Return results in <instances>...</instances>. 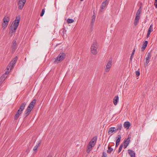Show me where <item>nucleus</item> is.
Instances as JSON below:
<instances>
[{
	"label": "nucleus",
	"mask_w": 157,
	"mask_h": 157,
	"mask_svg": "<svg viewBox=\"0 0 157 157\" xmlns=\"http://www.w3.org/2000/svg\"><path fill=\"white\" fill-rule=\"evenodd\" d=\"M25 60H26V58H25Z\"/></svg>",
	"instance_id": "nucleus-49"
},
{
	"label": "nucleus",
	"mask_w": 157,
	"mask_h": 157,
	"mask_svg": "<svg viewBox=\"0 0 157 157\" xmlns=\"http://www.w3.org/2000/svg\"><path fill=\"white\" fill-rule=\"evenodd\" d=\"M16 31H13V30H10V31L9 32L10 35L11 36H13L14 35V33Z\"/></svg>",
	"instance_id": "nucleus-28"
},
{
	"label": "nucleus",
	"mask_w": 157,
	"mask_h": 157,
	"mask_svg": "<svg viewBox=\"0 0 157 157\" xmlns=\"http://www.w3.org/2000/svg\"><path fill=\"white\" fill-rule=\"evenodd\" d=\"M136 74L137 76H139L140 75V72L139 71H136Z\"/></svg>",
	"instance_id": "nucleus-36"
},
{
	"label": "nucleus",
	"mask_w": 157,
	"mask_h": 157,
	"mask_svg": "<svg viewBox=\"0 0 157 157\" xmlns=\"http://www.w3.org/2000/svg\"><path fill=\"white\" fill-rule=\"evenodd\" d=\"M17 1L23 2H26V0H17Z\"/></svg>",
	"instance_id": "nucleus-40"
},
{
	"label": "nucleus",
	"mask_w": 157,
	"mask_h": 157,
	"mask_svg": "<svg viewBox=\"0 0 157 157\" xmlns=\"http://www.w3.org/2000/svg\"><path fill=\"white\" fill-rule=\"evenodd\" d=\"M115 129V127H111L109 128V130L108 132V134L109 135L111 134L114 131H115V130L114 129Z\"/></svg>",
	"instance_id": "nucleus-23"
},
{
	"label": "nucleus",
	"mask_w": 157,
	"mask_h": 157,
	"mask_svg": "<svg viewBox=\"0 0 157 157\" xmlns=\"http://www.w3.org/2000/svg\"><path fill=\"white\" fill-rule=\"evenodd\" d=\"M26 104V103L25 102L23 103L20 106L19 109L22 112L25 109Z\"/></svg>",
	"instance_id": "nucleus-18"
},
{
	"label": "nucleus",
	"mask_w": 157,
	"mask_h": 157,
	"mask_svg": "<svg viewBox=\"0 0 157 157\" xmlns=\"http://www.w3.org/2000/svg\"><path fill=\"white\" fill-rule=\"evenodd\" d=\"M97 140V137L94 136L89 142L86 148V152L87 153H89L92 149V148L94 147L96 143Z\"/></svg>",
	"instance_id": "nucleus-2"
},
{
	"label": "nucleus",
	"mask_w": 157,
	"mask_h": 157,
	"mask_svg": "<svg viewBox=\"0 0 157 157\" xmlns=\"http://www.w3.org/2000/svg\"><path fill=\"white\" fill-rule=\"evenodd\" d=\"M10 21V18L8 17L5 16L3 18V22L2 24V25L4 29L7 27Z\"/></svg>",
	"instance_id": "nucleus-6"
},
{
	"label": "nucleus",
	"mask_w": 157,
	"mask_h": 157,
	"mask_svg": "<svg viewBox=\"0 0 157 157\" xmlns=\"http://www.w3.org/2000/svg\"><path fill=\"white\" fill-rule=\"evenodd\" d=\"M121 135H117V137H116V142H117L118 143H120L121 139Z\"/></svg>",
	"instance_id": "nucleus-27"
},
{
	"label": "nucleus",
	"mask_w": 157,
	"mask_h": 157,
	"mask_svg": "<svg viewBox=\"0 0 157 157\" xmlns=\"http://www.w3.org/2000/svg\"><path fill=\"white\" fill-rule=\"evenodd\" d=\"M133 55H134L133 53H132V54H131L130 58V60L131 61H132V57H133Z\"/></svg>",
	"instance_id": "nucleus-37"
},
{
	"label": "nucleus",
	"mask_w": 157,
	"mask_h": 157,
	"mask_svg": "<svg viewBox=\"0 0 157 157\" xmlns=\"http://www.w3.org/2000/svg\"><path fill=\"white\" fill-rule=\"evenodd\" d=\"M9 73V72H8L7 71H6V72H5V74H8V73Z\"/></svg>",
	"instance_id": "nucleus-45"
},
{
	"label": "nucleus",
	"mask_w": 157,
	"mask_h": 157,
	"mask_svg": "<svg viewBox=\"0 0 157 157\" xmlns=\"http://www.w3.org/2000/svg\"><path fill=\"white\" fill-rule=\"evenodd\" d=\"M67 21L68 23H71L74 21V20L69 18L68 19Z\"/></svg>",
	"instance_id": "nucleus-31"
},
{
	"label": "nucleus",
	"mask_w": 157,
	"mask_h": 157,
	"mask_svg": "<svg viewBox=\"0 0 157 157\" xmlns=\"http://www.w3.org/2000/svg\"><path fill=\"white\" fill-rule=\"evenodd\" d=\"M154 5L155 8H157V2H156V3L155 2Z\"/></svg>",
	"instance_id": "nucleus-41"
},
{
	"label": "nucleus",
	"mask_w": 157,
	"mask_h": 157,
	"mask_svg": "<svg viewBox=\"0 0 157 157\" xmlns=\"http://www.w3.org/2000/svg\"><path fill=\"white\" fill-rule=\"evenodd\" d=\"M140 19V17H135L134 23L135 26H136L137 25L139 22Z\"/></svg>",
	"instance_id": "nucleus-22"
},
{
	"label": "nucleus",
	"mask_w": 157,
	"mask_h": 157,
	"mask_svg": "<svg viewBox=\"0 0 157 157\" xmlns=\"http://www.w3.org/2000/svg\"><path fill=\"white\" fill-rule=\"evenodd\" d=\"M95 18V16L94 15H93L91 17V22L92 23H94V22Z\"/></svg>",
	"instance_id": "nucleus-30"
},
{
	"label": "nucleus",
	"mask_w": 157,
	"mask_h": 157,
	"mask_svg": "<svg viewBox=\"0 0 157 157\" xmlns=\"http://www.w3.org/2000/svg\"><path fill=\"white\" fill-rule=\"evenodd\" d=\"M119 143H118L117 142H116V147H118V145H119Z\"/></svg>",
	"instance_id": "nucleus-39"
},
{
	"label": "nucleus",
	"mask_w": 157,
	"mask_h": 157,
	"mask_svg": "<svg viewBox=\"0 0 157 157\" xmlns=\"http://www.w3.org/2000/svg\"><path fill=\"white\" fill-rule=\"evenodd\" d=\"M17 56L15 57L10 62L8 66L7 67V69L9 70V68H8V67L10 68V69L11 70L13 67L14 66L17 60Z\"/></svg>",
	"instance_id": "nucleus-8"
},
{
	"label": "nucleus",
	"mask_w": 157,
	"mask_h": 157,
	"mask_svg": "<svg viewBox=\"0 0 157 157\" xmlns=\"http://www.w3.org/2000/svg\"><path fill=\"white\" fill-rule=\"evenodd\" d=\"M147 44L148 41L147 40H145V42L143 44L142 47V51H144L145 50L146 47H147Z\"/></svg>",
	"instance_id": "nucleus-19"
},
{
	"label": "nucleus",
	"mask_w": 157,
	"mask_h": 157,
	"mask_svg": "<svg viewBox=\"0 0 157 157\" xmlns=\"http://www.w3.org/2000/svg\"><path fill=\"white\" fill-rule=\"evenodd\" d=\"M25 60H26V58H25Z\"/></svg>",
	"instance_id": "nucleus-50"
},
{
	"label": "nucleus",
	"mask_w": 157,
	"mask_h": 157,
	"mask_svg": "<svg viewBox=\"0 0 157 157\" xmlns=\"http://www.w3.org/2000/svg\"><path fill=\"white\" fill-rule=\"evenodd\" d=\"M135 48H134V49L133 50V52H132V53H133V54H134V52H135Z\"/></svg>",
	"instance_id": "nucleus-44"
},
{
	"label": "nucleus",
	"mask_w": 157,
	"mask_h": 157,
	"mask_svg": "<svg viewBox=\"0 0 157 157\" xmlns=\"http://www.w3.org/2000/svg\"><path fill=\"white\" fill-rule=\"evenodd\" d=\"M61 31H62L64 33V32H66V31L64 29H62Z\"/></svg>",
	"instance_id": "nucleus-42"
},
{
	"label": "nucleus",
	"mask_w": 157,
	"mask_h": 157,
	"mask_svg": "<svg viewBox=\"0 0 157 157\" xmlns=\"http://www.w3.org/2000/svg\"><path fill=\"white\" fill-rule=\"evenodd\" d=\"M98 46L96 40L94 39L91 47V52L93 54L96 55L97 54Z\"/></svg>",
	"instance_id": "nucleus-4"
},
{
	"label": "nucleus",
	"mask_w": 157,
	"mask_h": 157,
	"mask_svg": "<svg viewBox=\"0 0 157 157\" xmlns=\"http://www.w3.org/2000/svg\"><path fill=\"white\" fill-rule=\"evenodd\" d=\"M122 128V124H118L116 127V129L115 130L116 131H117L119 130H121Z\"/></svg>",
	"instance_id": "nucleus-26"
},
{
	"label": "nucleus",
	"mask_w": 157,
	"mask_h": 157,
	"mask_svg": "<svg viewBox=\"0 0 157 157\" xmlns=\"http://www.w3.org/2000/svg\"><path fill=\"white\" fill-rule=\"evenodd\" d=\"M119 100V98L118 96H116L113 99V102L114 105H116Z\"/></svg>",
	"instance_id": "nucleus-20"
},
{
	"label": "nucleus",
	"mask_w": 157,
	"mask_h": 157,
	"mask_svg": "<svg viewBox=\"0 0 157 157\" xmlns=\"http://www.w3.org/2000/svg\"><path fill=\"white\" fill-rule=\"evenodd\" d=\"M12 52H14L17 48V43L16 40H13L12 45Z\"/></svg>",
	"instance_id": "nucleus-10"
},
{
	"label": "nucleus",
	"mask_w": 157,
	"mask_h": 157,
	"mask_svg": "<svg viewBox=\"0 0 157 157\" xmlns=\"http://www.w3.org/2000/svg\"><path fill=\"white\" fill-rule=\"evenodd\" d=\"M108 1L107 0L105 1L102 3L100 7V10L101 11L105 8L106 5L108 4Z\"/></svg>",
	"instance_id": "nucleus-13"
},
{
	"label": "nucleus",
	"mask_w": 157,
	"mask_h": 157,
	"mask_svg": "<svg viewBox=\"0 0 157 157\" xmlns=\"http://www.w3.org/2000/svg\"><path fill=\"white\" fill-rule=\"evenodd\" d=\"M102 157H107V155L105 152H103Z\"/></svg>",
	"instance_id": "nucleus-34"
},
{
	"label": "nucleus",
	"mask_w": 157,
	"mask_h": 157,
	"mask_svg": "<svg viewBox=\"0 0 157 157\" xmlns=\"http://www.w3.org/2000/svg\"><path fill=\"white\" fill-rule=\"evenodd\" d=\"M44 12H45V10H44V9H43L42 10V12H41V13H40V16L41 17H42L43 16V15H44Z\"/></svg>",
	"instance_id": "nucleus-33"
},
{
	"label": "nucleus",
	"mask_w": 157,
	"mask_h": 157,
	"mask_svg": "<svg viewBox=\"0 0 157 157\" xmlns=\"http://www.w3.org/2000/svg\"><path fill=\"white\" fill-rule=\"evenodd\" d=\"M123 146V144H121L120 146V147L119 149V150H118V153H120L121 151V150L122 149Z\"/></svg>",
	"instance_id": "nucleus-32"
},
{
	"label": "nucleus",
	"mask_w": 157,
	"mask_h": 157,
	"mask_svg": "<svg viewBox=\"0 0 157 157\" xmlns=\"http://www.w3.org/2000/svg\"><path fill=\"white\" fill-rule=\"evenodd\" d=\"M128 144H128V143L127 144H124V148L125 149L126 148Z\"/></svg>",
	"instance_id": "nucleus-38"
},
{
	"label": "nucleus",
	"mask_w": 157,
	"mask_h": 157,
	"mask_svg": "<svg viewBox=\"0 0 157 157\" xmlns=\"http://www.w3.org/2000/svg\"><path fill=\"white\" fill-rule=\"evenodd\" d=\"M131 137L130 136H128V138L125 139L124 141V144H129L130 141Z\"/></svg>",
	"instance_id": "nucleus-24"
},
{
	"label": "nucleus",
	"mask_w": 157,
	"mask_h": 157,
	"mask_svg": "<svg viewBox=\"0 0 157 157\" xmlns=\"http://www.w3.org/2000/svg\"><path fill=\"white\" fill-rule=\"evenodd\" d=\"M83 0H80L81 1H83Z\"/></svg>",
	"instance_id": "nucleus-48"
},
{
	"label": "nucleus",
	"mask_w": 157,
	"mask_h": 157,
	"mask_svg": "<svg viewBox=\"0 0 157 157\" xmlns=\"http://www.w3.org/2000/svg\"><path fill=\"white\" fill-rule=\"evenodd\" d=\"M151 57V55L150 52H147L146 55V56L145 57L144 60V64L145 66H146L148 64L149 62Z\"/></svg>",
	"instance_id": "nucleus-7"
},
{
	"label": "nucleus",
	"mask_w": 157,
	"mask_h": 157,
	"mask_svg": "<svg viewBox=\"0 0 157 157\" xmlns=\"http://www.w3.org/2000/svg\"><path fill=\"white\" fill-rule=\"evenodd\" d=\"M153 25L152 24H151L148 29L147 34V38H148L151 32H152L153 30Z\"/></svg>",
	"instance_id": "nucleus-12"
},
{
	"label": "nucleus",
	"mask_w": 157,
	"mask_h": 157,
	"mask_svg": "<svg viewBox=\"0 0 157 157\" xmlns=\"http://www.w3.org/2000/svg\"><path fill=\"white\" fill-rule=\"evenodd\" d=\"M48 157H51V156H48Z\"/></svg>",
	"instance_id": "nucleus-47"
},
{
	"label": "nucleus",
	"mask_w": 157,
	"mask_h": 157,
	"mask_svg": "<svg viewBox=\"0 0 157 157\" xmlns=\"http://www.w3.org/2000/svg\"><path fill=\"white\" fill-rule=\"evenodd\" d=\"M65 53L63 52L60 53L57 58L55 59L54 63H58L60 61H62L65 58Z\"/></svg>",
	"instance_id": "nucleus-5"
},
{
	"label": "nucleus",
	"mask_w": 157,
	"mask_h": 157,
	"mask_svg": "<svg viewBox=\"0 0 157 157\" xmlns=\"http://www.w3.org/2000/svg\"><path fill=\"white\" fill-rule=\"evenodd\" d=\"M41 141L40 140L39 142L36 145V146L34 147V148H33V150L34 151H36L38 147L40 146V144H41Z\"/></svg>",
	"instance_id": "nucleus-25"
},
{
	"label": "nucleus",
	"mask_w": 157,
	"mask_h": 157,
	"mask_svg": "<svg viewBox=\"0 0 157 157\" xmlns=\"http://www.w3.org/2000/svg\"><path fill=\"white\" fill-rule=\"evenodd\" d=\"M20 17L19 16L17 17L15 21L13 22L10 27V30L16 31L20 22Z\"/></svg>",
	"instance_id": "nucleus-3"
},
{
	"label": "nucleus",
	"mask_w": 157,
	"mask_h": 157,
	"mask_svg": "<svg viewBox=\"0 0 157 157\" xmlns=\"http://www.w3.org/2000/svg\"><path fill=\"white\" fill-rule=\"evenodd\" d=\"M130 126V123L129 122L126 121L124 124V127L127 129H128Z\"/></svg>",
	"instance_id": "nucleus-16"
},
{
	"label": "nucleus",
	"mask_w": 157,
	"mask_h": 157,
	"mask_svg": "<svg viewBox=\"0 0 157 157\" xmlns=\"http://www.w3.org/2000/svg\"><path fill=\"white\" fill-rule=\"evenodd\" d=\"M112 60H109L107 63L105 68V71L108 72L109 71L110 69L112 66Z\"/></svg>",
	"instance_id": "nucleus-9"
},
{
	"label": "nucleus",
	"mask_w": 157,
	"mask_h": 157,
	"mask_svg": "<svg viewBox=\"0 0 157 157\" xmlns=\"http://www.w3.org/2000/svg\"><path fill=\"white\" fill-rule=\"evenodd\" d=\"M142 10L141 7H140L136 13L135 17H140V15Z\"/></svg>",
	"instance_id": "nucleus-21"
},
{
	"label": "nucleus",
	"mask_w": 157,
	"mask_h": 157,
	"mask_svg": "<svg viewBox=\"0 0 157 157\" xmlns=\"http://www.w3.org/2000/svg\"><path fill=\"white\" fill-rule=\"evenodd\" d=\"M22 111H21L19 109L17 111L16 114L14 116V119L15 120H17L18 119V118L19 117L20 114L22 113Z\"/></svg>",
	"instance_id": "nucleus-14"
},
{
	"label": "nucleus",
	"mask_w": 157,
	"mask_h": 157,
	"mask_svg": "<svg viewBox=\"0 0 157 157\" xmlns=\"http://www.w3.org/2000/svg\"><path fill=\"white\" fill-rule=\"evenodd\" d=\"M26 104V103L25 102L23 103L20 106L19 109L22 112L25 109Z\"/></svg>",
	"instance_id": "nucleus-17"
},
{
	"label": "nucleus",
	"mask_w": 157,
	"mask_h": 157,
	"mask_svg": "<svg viewBox=\"0 0 157 157\" xmlns=\"http://www.w3.org/2000/svg\"><path fill=\"white\" fill-rule=\"evenodd\" d=\"M135 48H134V49L133 50V52H132V53H133V54H134V52H135Z\"/></svg>",
	"instance_id": "nucleus-43"
},
{
	"label": "nucleus",
	"mask_w": 157,
	"mask_h": 157,
	"mask_svg": "<svg viewBox=\"0 0 157 157\" xmlns=\"http://www.w3.org/2000/svg\"><path fill=\"white\" fill-rule=\"evenodd\" d=\"M113 149L111 147H108V150H107V152L108 153H110L113 151Z\"/></svg>",
	"instance_id": "nucleus-29"
},
{
	"label": "nucleus",
	"mask_w": 157,
	"mask_h": 157,
	"mask_svg": "<svg viewBox=\"0 0 157 157\" xmlns=\"http://www.w3.org/2000/svg\"><path fill=\"white\" fill-rule=\"evenodd\" d=\"M18 9L20 10H22L26 2H23L17 1Z\"/></svg>",
	"instance_id": "nucleus-11"
},
{
	"label": "nucleus",
	"mask_w": 157,
	"mask_h": 157,
	"mask_svg": "<svg viewBox=\"0 0 157 157\" xmlns=\"http://www.w3.org/2000/svg\"><path fill=\"white\" fill-rule=\"evenodd\" d=\"M128 152L131 157H135V153L134 151L131 149H128Z\"/></svg>",
	"instance_id": "nucleus-15"
},
{
	"label": "nucleus",
	"mask_w": 157,
	"mask_h": 157,
	"mask_svg": "<svg viewBox=\"0 0 157 157\" xmlns=\"http://www.w3.org/2000/svg\"><path fill=\"white\" fill-rule=\"evenodd\" d=\"M3 77L2 76L1 78H0V84L2 83V81L3 80H4L5 79V78L3 79Z\"/></svg>",
	"instance_id": "nucleus-35"
},
{
	"label": "nucleus",
	"mask_w": 157,
	"mask_h": 157,
	"mask_svg": "<svg viewBox=\"0 0 157 157\" xmlns=\"http://www.w3.org/2000/svg\"><path fill=\"white\" fill-rule=\"evenodd\" d=\"M36 99H33L30 103L29 105L28 106L24 114V116L25 118L26 117L30 114L31 110L34 106L35 104L36 103Z\"/></svg>",
	"instance_id": "nucleus-1"
},
{
	"label": "nucleus",
	"mask_w": 157,
	"mask_h": 157,
	"mask_svg": "<svg viewBox=\"0 0 157 157\" xmlns=\"http://www.w3.org/2000/svg\"><path fill=\"white\" fill-rule=\"evenodd\" d=\"M155 3L157 2V0H155Z\"/></svg>",
	"instance_id": "nucleus-46"
}]
</instances>
